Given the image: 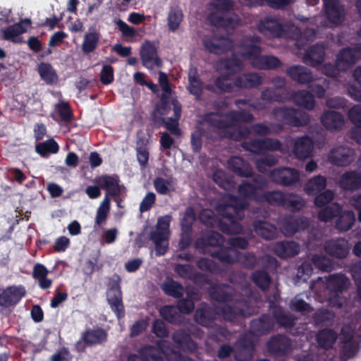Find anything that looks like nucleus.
Listing matches in <instances>:
<instances>
[{"mask_svg": "<svg viewBox=\"0 0 361 361\" xmlns=\"http://www.w3.org/2000/svg\"><path fill=\"white\" fill-rule=\"evenodd\" d=\"M251 178L252 182L243 180L238 185L240 197L230 195L226 202L217 207L218 212L223 218L219 222V228L226 234H239L243 231V226L239 221L243 219L244 210L248 206L247 200L258 202L261 194L257 191L267 185L266 178L259 174L254 173Z\"/></svg>", "mask_w": 361, "mask_h": 361, "instance_id": "obj_1", "label": "nucleus"}, {"mask_svg": "<svg viewBox=\"0 0 361 361\" xmlns=\"http://www.w3.org/2000/svg\"><path fill=\"white\" fill-rule=\"evenodd\" d=\"M348 279L343 274H335L330 275L326 279L327 300L333 307H341L345 302V298L342 296L345 290L348 288Z\"/></svg>", "mask_w": 361, "mask_h": 361, "instance_id": "obj_2", "label": "nucleus"}, {"mask_svg": "<svg viewBox=\"0 0 361 361\" xmlns=\"http://www.w3.org/2000/svg\"><path fill=\"white\" fill-rule=\"evenodd\" d=\"M272 114L278 121L293 127L305 126L310 122V116L307 113L290 107L274 108Z\"/></svg>", "mask_w": 361, "mask_h": 361, "instance_id": "obj_3", "label": "nucleus"}, {"mask_svg": "<svg viewBox=\"0 0 361 361\" xmlns=\"http://www.w3.org/2000/svg\"><path fill=\"white\" fill-rule=\"evenodd\" d=\"M120 283L121 278L119 275L114 274L109 280L106 292L108 303L118 319L125 317V307L123 303Z\"/></svg>", "mask_w": 361, "mask_h": 361, "instance_id": "obj_4", "label": "nucleus"}, {"mask_svg": "<svg viewBox=\"0 0 361 361\" xmlns=\"http://www.w3.org/2000/svg\"><path fill=\"white\" fill-rule=\"evenodd\" d=\"M107 338L108 334L103 328H87L82 332L80 338L75 344L74 350L79 353H85L87 347L104 344Z\"/></svg>", "mask_w": 361, "mask_h": 361, "instance_id": "obj_5", "label": "nucleus"}, {"mask_svg": "<svg viewBox=\"0 0 361 361\" xmlns=\"http://www.w3.org/2000/svg\"><path fill=\"white\" fill-rule=\"evenodd\" d=\"M261 43L262 38L259 36L246 35L239 42L235 52L252 65V62H255L262 54Z\"/></svg>", "mask_w": 361, "mask_h": 361, "instance_id": "obj_6", "label": "nucleus"}, {"mask_svg": "<svg viewBox=\"0 0 361 361\" xmlns=\"http://www.w3.org/2000/svg\"><path fill=\"white\" fill-rule=\"evenodd\" d=\"M219 316L225 321L235 322L239 317H248L251 315L247 302L245 300H235L232 304L218 306Z\"/></svg>", "mask_w": 361, "mask_h": 361, "instance_id": "obj_7", "label": "nucleus"}, {"mask_svg": "<svg viewBox=\"0 0 361 361\" xmlns=\"http://www.w3.org/2000/svg\"><path fill=\"white\" fill-rule=\"evenodd\" d=\"M269 177L273 183L284 187L293 185L300 180L298 171L290 167L276 168L271 171Z\"/></svg>", "mask_w": 361, "mask_h": 361, "instance_id": "obj_8", "label": "nucleus"}, {"mask_svg": "<svg viewBox=\"0 0 361 361\" xmlns=\"http://www.w3.org/2000/svg\"><path fill=\"white\" fill-rule=\"evenodd\" d=\"M360 59L361 44H356L352 47L343 48L336 57L338 66L343 71H348Z\"/></svg>", "mask_w": 361, "mask_h": 361, "instance_id": "obj_9", "label": "nucleus"}, {"mask_svg": "<svg viewBox=\"0 0 361 361\" xmlns=\"http://www.w3.org/2000/svg\"><path fill=\"white\" fill-rule=\"evenodd\" d=\"M323 4L328 20L334 25H340L345 18L344 6L339 0H323Z\"/></svg>", "mask_w": 361, "mask_h": 361, "instance_id": "obj_10", "label": "nucleus"}, {"mask_svg": "<svg viewBox=\"0 0 361 361\" xmlns=\"http://www.w3.org/2000/svg\"><path fill=\"white\" fill-rule=\"evenodd\" d=\"M207 20L211 25L224 29H234L240 20L235 13H221L219 11L211 12Z\"/></svg>", "mask_w": 361, "mask_h": 361, "instance_id": "obj_11", "label": "nucleus"}, {"mask_svg": "<svg viewBox=\"0 0 361 361\" xmlns=\"http://www.w3.org/2000/svg\"><path fill=\"white\" fill-rule=\"evenodd\" d=\"M328 159L335 166H347L354 161L355 151L351 147L341 145L330 151Z\"/></svg>", "mask_w": 361, "mask_h": 361, "instance_id": "obj_12", "label": "nucleus"}, {"mask_svg": "<svg viewBox=\"0 0 361 361\" xmlns=\"http://www.w3.org/2000/svg\"><path fill=\"white\" fill-rule=\"evenodd\" d=\"M95 183L101 189L106 190L104 197H118L121 194L122 186L117 175H102L95 178Z\"/></svg>", "mask_w": 361, "mask_h": 361, "instance_id": "obj_13", "label": "nucleus"}, {"mask_svg": "<svg viewBox=\"0 0 361 361\" xmlns=\"http://www.w3.org/2000/svg\"><path fill=\"white\" fill-rule=\"evenodd\" d=\"M203 45L209 52L221 55L232 49L233 41L228 37H211L203 40Z\"/></svg>", "mask_w": 361, "mask_h": 361, "instance_id": "obj_14", "label": "nucleus"}, {"mask_svg": "<svg viewBox=\"0 0 361 361\" xmlns=\"http://www.w3.org/2000/svg\"><path fill=\"white\" fill-rule=\"evenodd\" d=\"M237 262L240 263L242 267L248 269H252L257 264L262 262H265L267 264L266 265H264V268L268 266H276L277 264V260L274 257L266 255L257 257L256 255L250 252H247L244 254L239 252V256L238 257Z\"/></svg>", "mask_w": 361, "mask_h": 361, "instance_id": "obj_15", "label": "nucleus"}, {"mask_svg": "<svg viewBox=\"0 0 361 361\" xmlns=\"http://www.w3.org/2000/svg\"><path fill=\"white\" fill-rule=\"evenodd\" d=\"M259 30L270 38L286 37L283 25L275 18L266 17L259 24Z\"/></svg>", "mask_w": 361, "mask_h": 361, "instance_id": "obj_16", "label": "nucleus"}, {"mask_svg": "<svg viewBox=\"0 0 361 361\" xmlns=\"http://www.w3.org/2000/svg\"><path fill=\"white\" fill-rule=\"evenodd\" d=\"M309 226L310 223L307 218L289 216L283 219L281 229L285 235L290 237L297 232L307 229Z\"/></svg>", "mask_w": 361, "mask_h": 361, "instance_id": "obj_17", "label": "nucleus"}, {"mask_svg": "<svg viewBox=\"0 0 361 361\" xmlns=\"http://www.w3.org/2000/svg\"><path fill=\"white\" fill-rule=\"evenodd\" d=\"M25 293V288L23 286H8L0 293V306L6 308L15 306Z\"/></svg>", "mask_w": 361, "mask_h": 361, "instance_id": "obj_18", "label": "nucleus"}, {"mask_svg": "<svg viewBox=\"0 0 361 361\" xmlns=\"http://www.w3.org/2000/svg\"><path fill=\"white\" fill-rule=\"evenodd\" d=\"M219 316L218 307H211L208 305L199 307L196 310L194 319L200 325L209 328L212 327L215 321Z\"/></svg>", "mask_w": 361, "mask_h": 361, "instance_id": "obj_19", "label": "nucleus"}, {"mask_svg": "<svg viewBox=\"0 0 361 361\" xmlns=\"http://www.w3.org/2000/svg\"><path fill=\"white\" fill-rule=\"evenodd\" d=\"M291 340L282 334L271 336L267 343V350L274 355H285L291 350Z\"/></svg>", "mask_w": 361, "mask_h": 361, "instance_id": "obj_20", "label": "nucleus"}, {"mask_svg": "<svg viewBox=\"0 0 361 361\" xmlns=\"http://www.w3.org/2000/svg\"><path fill=\"white\" fill-rule=\"evenodd\" d=\"M349 250L348 241L343 238L329 240L324 245L326 253L337 259L346 257L349 253Z\"/></svg>", "mask_w": 361, "mask_h": 361, "instance_id": "obj_21", "label": "nucleus"}, {"mask_svg": "<svg viewBox=\"0 0 361 361\" xmlns=\"http://www.w3.org/2000/svg\"><path fill=\"white\" fill-rule=\"evenodd\" d=\"M209 297L219 302H233L236 295L235 290L228 284L221 283L212 286L209 289Z\"/></svg>", "mask_w": 361, "mask_h": 361, "instance_id": "obj_22", "label": "nucleus"}, {"mask_svg": "<svg viewBox=\"0 0 361 361\" xmlns=\"http://www.w3.org/2000/svg\"><path fill=\"white\" fill-rule=\"evenodd\" d=\"M228 168L240 177L249 178L255 173L251 165L238 156H233L228 160Z\"/></svg>", "mask_w": 361, "mask_h": 361, "instance_id": "obj_23", "label": "nucleus"}, {"mask_svg": "<svg viewBox=\"0 0 361 361\" xmlns=\"http://www.w3.org/2000/svg\"><path fill=\"white\" fill-rule=\"evenodd\" d=\"M287 75L293 81L300 85H307L312 82L313 75L307 67L293 65L286 69Z\"/></svg>", "mask_w": 361, "mask_h": 361, "instance_id": "obj_24", "label": "nucleus"}, {"mask_svg": "<svg viewBox=\"0 0 361 361\" xmlns=\"http://www.w3.org/2000/svg\"><path fill=\"white\" fill-rule=\"evenodd\" d=\"M208 254L220 262L226 264H233L237 262L239 252L235 249L226 247L223 244L213 250H208Z\"/></svg>", "mask_w": 361, "mask_h": 361, "instance_id": "obj_25", "label": "nucleus"}, {"mask_svg": "<svg viewBox=\"0 0 361 361\" xmlns=\"http://www.w3.org/2000/svg\"><path fill=\"white\" fill-rule=\"evenodd\" d=\"M313 147L312 139L305 135L295 139L293 152L298 159L303 160L312 155Z\"/></svg>", "mask_w": 361, "mask_h": 361, "instance_id": "obj_26", "label": "nucleus"}, {"mask_svg": "<svg viewBox=\"0 0 361 361\" xmlns=\"http://www.w3.org/2000/svg\"><path fill=\"white\" fill-rule=\"evenodd\" d=\"M325 56V47L323 44H315L307 49L303 56V61L308 66L316 67L324 62Z\"/></svg>", "mask_w": 361, "mask_h": 361, "instance_id": "obj_27", "label": "nucleus"}, {"mask_svg": "<svg viewBox=\"0 0 361 361\" xmlns=\"http://www.w3.org/2000/svg\"><path fill=\"white\" fill-rule=\"evenodd\" d=\"M172 339L176 346L183 351L193 353L197 348L196 342L192 339L190 332L185 329L176 331L173 334Z\"/></svg>", "mask_w": 361, "mask_h": 361, "instance_id": "obj_28", "label": "nucleus"}, {"mask_svg": "<svg viewBox=\"0 0 361 361\" xmlns=\"http://www.w3.org/2000/svg\"><path fill=\"white\" fill-rule=\"evenodd\" d=\"M202 121L210 127L224 131L231 128L230 121L225 116V113L220 111H211L203 114Z\"/></svg>", "mask_w": 361, "mask_h": 361, "instance_id": "obj_29", "label": "nucleus"}, {"mask_svg": "<svg viewBox=\"0 0 361 361\" xmlns=\"http://www.w3.org/2000/svg\"><path fill=\"white\" fill-rule=\"evenodd\" d=\"M274 327V322L270 315L262 314L259 318L250 322V330L256 336H262L269 334Z\"/></svg>", "mask_w": 361, "mask_h": 361, "instance_id": "obj_30", "label": "nucleus"}, {"mask_svg": "<svg viewBox=\"0 0 361 361\" xmlns=\"http://www.w3.org/2000/svg\"><path fill=\"white\" fill-rule=\"evenodd\" d=\"M31 25V20L25 18L18 23L7 27L3 32V38L12 42H18V36L27 32V27Z\"/></svg>", "mask_w": 361, "mask_h": 361, "instance_id": "obj_31", "label": "nucleus"}, {"mask_svg": "<svg viewBox=\"0 0 361 361\" xmlns=\"http://www.w3.org/2000/svg\"><path fill=\"white\" fill-rule=\"evenodd\" d=\"M228 77L227 75H221L216 78L213 83L207 84L204 88L215 94L220 95L224 93H230L234 91L235 85L233 83L228 82Z\"/></svg>", "mask_w": 361, "mask_h": 361, "instance_id": "obj_32", "label": "nucleus"}, {"mask_svg": "<svg viewBox=\"0 0 361 361\" xmlns=\"http://www.w3.org/2000/svg\"><path fill=\"white\" fill-rule=\"evenodd\" d=\"M274 252L281 259L297 255L300 252V245L294 241H280L274 246Z\"/></svg>", "mask_w": 361, "mask_h": 361, "instance_id": "obj_33", "label": "nucleus"}, {"mask_svg": "<svg viewBox=\"0 0 361 361\" xmlns=\"http://www.w3.org/2000/svg\"><path fill=\"white\" fill-rule=\"evenodd\" d=\"M170 233L156 228L149 233V239L155 245L156 255H164L168 250Z\"/></svg>", "mask_w": 361, "mask_h": 361, "instance_id": "obj_34", "label": "nucleus"}, {"mask_svg": "<svg viewBox=\"0 0 361 361\" xmlns=\"http://www.w3.org/2000/svg\"><path fill=\"white\" fill-rule=\"evenodd\" d=\"M262 83V78L257 73H246L233 80L235 87L238 89H250Z\"/></svg>", "mask_w": 361, "mask_h": 361, "instance_id": "obj_35", "label": "nucleus"}, {"mask_svg": "<svg viewBox=\"0 0 361 361\" xmlns=\"http://www.w3.org/2000/svg\"><path fill=\"white\" fill-rule=\"evenodd\" d=\"M224 243L223 236L217 232H212L200 238L197 243V247L202 248L208 253V250H213Z\"/></svg>", "mask_w": 361, "mask_h": 361, "instance_id": "obj_36", "label": "nucleus"}, {"mask_svg": "<svg viewBox=\"0 0 361 361\" xmlns=\"http://www.w3.org/2000/svg\"><path fill=\"white\" fill-rule=\"evenodd\" d=\"M204 84L200 78L197 68H191L188 73V91L195 96L197 100H200L203 93Z\"/></svg>", "mask_w": 361, "mask_h": 361, "instance_id": "obj_37", "label": "nucleus"}, {"mask_svg": "<svg viewBox=\"0 0 361 361\" xmlns=\"http://www.w3.org/2000/svg\"><path fill=\"white\" fill-rule=\"evenodd\" d=\"M140 59L142 64L147 68H152L159 59L157 57L156 47L149 41H145L140 50Z\"/></svg>", "mask_w": 361, "mask_h": 361, "instance_id": "obj_38", "label": "nucleus"}, {"mask_svg": "<svg viewBox=\"0 0 361 361\" xmlns=\"http://www.w3.org/2000/svg\"><path fill=\"white\" fill-rule=\"evenodd\" d=\"M321 123L327 130H339L344 125V118L339 112L326 111L321 117Z\"/></svg>", "mask_w": 361, "mask_h": 361, "instance_id": "obj_39", "label": "nucleus"}, {"mask_svg": "<svg viewBox=\"0 0 361 361\" xmlns=\"http://www.w3.org/2000/svg\"><path fill=\"white\" fill-rule=\"evenodd\" d=\"M291 99L295 105L305 109L312 110L314 108L315 100L314 95L307 90L294 92L291 95Z\"/></svg>", "mask_w": 361, "mask_h": 361, "instance_id": "obj_40", "label": "nucleus"}, {"mask_svg": "<svg viewBox=\"0 0 361 361\" xmlns=\"http://www.w3.org/2000/svg\"><path fill=\"white\" fill-rule=\"evenodd\" d=\"M252 226L255 232L265 240H273L278 235L277 227L265 221H254Z\"/></svg>", "mask_w": 361, "mask_h": 361, "instance_id": "obj_41", "label": "nucleus"}, {"mask_svg": "<svg viewBox=\"0 0 361 361\" xmlns=\"http://www.w3.org/2000/svg\"><path fill=\"white\" fill-rule=\"evenodd\" d=\"M339 185L345 190H356L361 186V175L355 171L345 172L341 176Z\"/></svg>", "mask_w": 361, "mask_h": 361, "instance_id": "obj_42", "label": "nucleus"}, {"mask_svg": "<svg viewBox=\"0 0 361 361\" xmlns=\"http://www.w3.org/2000/svg\"><path fill=\"white\" fill-rule=\"evenodd\" d=\"M41 79L49 85H56L59 82L56 71L49 63L41 62L37 67Z\"/></svg>", "mask_w": 361, "mask_h": 361, "instance_id": "obj_43", "label": "nucleus"}, {"mask_svg": "<svg viewBox=\"0 0 361 361\" xmlns=\"http://www.w3.org/2000/svg\"><path fill=\"white\" fill-rule=\"evenodd\" d=\"M225 116L230 121L231 128L238 126L240 123H250L255 118L252 113L245 110H231L225 113Z\"/></svg>", "mask_w": 361, "mask_h": 361, "instance_id": "obj_44", "label": "nucleus"}, {"mask_svg": "<svg viewBox=\"0 0 361 361\" xmlns=\"http://www.w3.org/2000/svg\"><path fill=\"white\" fill-rule=\"evenodd\" d=\"M338 338L336 332L331 329L320 330L316 336L319 346L324 350L332 348Z\"/></svg>", "mask_w": 361, "mask_h": 361, "instance_id": "obj_45", "label": "nucleus"}, {"mask_svg": "<svg viewBox=\"0 0 361 361\" xmlns=\"http://www.w3.org/2000/svg\"><path fill=\"white\" fill-rule=\"evenodd\" d=\"M281 66V62L276 56L271 55H259L252 66L259 70H272Z\"/></svg>", "mask_w": 361, "mask_h": 361, "instance_id": "obj_46", "label": "nucleus"}, {"mask_svg": "<svg viewBox=\"0 0 361 361\" xmlns=\"http://www.w3.org/2000/svg\"><path fill=\"white\" fill-rule=\"evenodd\" d=\"M259 202H266L272 206H284L286 203L285 194L279 190L266 191L258 197Z\"/></svg>", "mask_w": 361, "mask_h": 361, "instance_id": "obj_47", "label": "nucleus"}, {"mask_svg": "<svg viewBox=\"0 0 361 361\" xmlns=\"http://www.w3.org/2000/svg\"><path fill=\"white\" fill-rule=\"evenodd\" d=\"M326 187V178L322 176H316L310 180L304 185V191L308 195H316L323 191Z\"/></svg>", "mask_w": 361, "mask_h": 361, "instance_id": "obj_48", "label": "nucleus"}, {"mask_svg": "<svg viewBox=\"0 0 361 361\" xmlns=\"http://www.w3.org/2000/svg\"><path fill=\"white\" fill-rule=\"evenodd\" d=\"M235 51L233 52L231 57H227L221 61V64L228 75H234L241 72L244 68V64Z\"/></svg>", "mask_w": 361, "mask_h": 361, "instance_id": "obj_49", "label": "nucleus"}, {"mask_svg": "<svg viewBox=\"0 0 361 361\" xmlns=\"http://www.w3.org/2000/svg\"><path fill=\"white\" fill-rule=\"evenodd\" d=\"M175 271L177 274L185 279H192L194 281H207V276L200 272H194L193 267L190 264H178L175 267Z\"/></svg>", "mask_w": 361, "mask_h": 361, "instance_id": "obj_50", "label": "nucleus"}, {"mask_svg": "<svg viewBox=\"0 0 361 361\" xmlns=\"http://www.w3.org/2000/svg\"><path fill=\"white\" fill-rule=\"evenodd\" d=\"M272 315L276 322L284 328H293L295 325L296 318L290 314H286L281 307H276L274 309Z\"/></svg>", "mask_w": 361, "mask_h": 361, "instance_id": "obj_51", "label": "nucleus"}, {"mask_svg": "<svg viewBox=\"0 0 361 361\" xmlns=\"http://www.w3.org/2000/svg\"><path fill=\"white\" fill-rule=\"evenodd\" d=\"M153 185L155 190L159 195H169L171 192L175 190V179L171 176L166 179L157 177L154 179Z\"/></svg>", "mask_w": 361, "mask_h": 361, "instance_id": "obj_52", "label": "nucleus"}, {"mask_svg": "<svg viewBox=\"0 0 361 361\" xmlns=\"http://www.w3.org/2000/svg\"><path fill=\"white\" fill-rule=\"evenodd\" d=\"M251 280L257 287L263 291L267 290L271 283V278L264 269L252 272Z\"/></svg>", "mask_w": 361, "mask_h": 361, "instance_id": "obj_53", "label": "nucleus"}, {"mask_svg": "<svg viewBox=\"0 0 361 361\" xmlns=\"http://www.w3.org/2000/svg\"><path fill=\"white\" fill-rule=\"evenodd\" d=\"M161 317L167 322L172 324H180L182 323L181 317L177 307L174 305H164L159 311Z\"/></svg>", "mask_w": 361, "mask_h": 361, "instance_id": "obj_54", "label": "nucleus"}, {"mask_svg": "<svg viewBox=\"0 0 361 361\" xmlns=\"http://www.w3.org/2000/svg\"><path fill=\"white\" fill-rule=\"evenodd\" d=\"M342 209L338 203H331L318 212V219L321 221L328 222L335 217H338L342 213Z\"/></svg>", "mask_w": 361, "mask_h": 361, "instance_id": "obj_55", "label": "nucleus"}, {"mask_svg": "<svg viewBox=\"0 0 361 361\" xmlns=\"http://www.w3.org/2000/svg\"><path fill=\"white\" fill-rule=\"evenodd\" d=\"M59 150V146L53 138L39 142L35 145V152L42 157H47L51 154H56Z\"/></svg>", "mask_w": 361, "mask_h": 361, "instance_id": "obj_56", "label": "nucleus"}, {"mask_svg": "<svg viewBox=\"0 0 361 361\" xmlns=\"http://www.w3.org/2000/svg\"><path fill=\"white\" fill-rule=\"evenodd\" d=\"M355 221V216L353 211H343L338 216L336 221V227L341 231H347L353 226Z\"/></svg>", "mask_w": 361, "mask_h": 361, "instance_id": "obj_57", "label": "nucleus"}, {"mask_svg": "<svg viewBox=\"0 0 361 361\" xmlns=\"http://www.w3.org/2000/svg\"><path fill=\"white\" fill-rule=\"evenodd\" d=\"M161 288L167 295L174 298H180L185 291L183 285L172 279L165 281L162 284Z\"/></svg>", "mask_w": 361, "mask_h": 361, "instance_id": "obj_58", "label": "nucleus"}, {"mask_svg": "<svg viewBox=\"0 0 361 361\" xmlns=\"http://www.w3.org/2000/svg\"><path fill=\"white\" fill-rule=\"evenodd\" d=\"M99 38V33L96 32L85 34L82 44V51L85 54H90L93 52L97 47Z\"/></svg>", "mask_w": 361, "mask_h": 361, "instance_id": "obj_59", "label": "nucleus"}, {"mask_svg": "<svg viewBox=\"0 0 361 361\" xmlns=\"http://www.w3.org/2000/svg\"><path fill=\"white\" fill-rule=\"evenodd\" d=\"M183 19V11L178 8H171L167 18L169 30L171 32L176 31L179 28Z\"/></svg>", "mask_w": 361, "mask_h": 361, "instance_id": "obj_60", "label": "nucleus"}, {"mask_svg": "<svg viewBox=\"0 0 361 361\" xmlns=\"http://www.w3.org/2000/svg\"><path fill=\"white\" fill-rule=\"evenodd\" d=\"M260 97L263 101L269 103L274 102H283L286 99V95L274 87H267L264 89L261 92Z\"/></svg>", "mask_w": 361, "mask_h": 361, "instance_id": "obj_61", "label": "nucleus"}, {"mask_svg": "<svg viewBox=\"0 0 361 361\" xmlns=\"http://www.w3.org/2000/svg\"><path fill=\"white\" fill-rule=\"evenodd\" d=\"M138 353L144 357L145 361H162L163 356L159 348L154 345H147L142 347Z\"/></svg>", "mask_w": 361, "mask_h": 361, "instance_id": "obj_62", "label": "nucleus"}, {"mask_svg": "<svg viewBox=\"0 0 361 361\" xmlns=\"http://www.w3.org/2000/svg\"><path fill=\"white\" fill-rule=\"evenodd\" d=\"M250 134L247 127L239 126L234 129H226L224 131V136L234 141H240L247 138Z\"/></svg>", "mask_w": 361, "mask_h": 361, "instance_id": "obj_63", "label": "nucleus"}, {"mask_svg": "<svg viewBox=\"0 0 361 361\" xmlns=\"http://www.w3.org/2000/svg\"><path fill=\"white\" fill-rule=\"evenodd\" d=\"M334 313L328 310H318L314 314V319L315 322L318 325L322 326L331 325L334 320Z\"/></svg>", "mask_w": 361, "mask_h": 361, "instance_id": "obj_64", "label": "nucleus"}]
</instances>
